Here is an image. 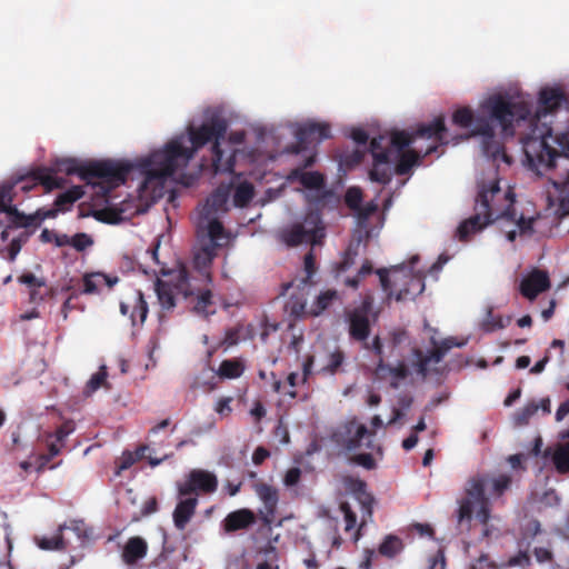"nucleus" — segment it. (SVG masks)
<instances>
[{"label": "nucleus", "instance_id": "nucleus-21", "mask_svg": "<svg viewBox=\"0 0 569 569\" xmlns=\"http://www.w3.org/2000/svg\"><path fill=\"white\" fill-rule=\"evenodd\" d=\"M232 189V182L219 184L207 199L201 213L202 218L209 219V217L218 212H227V204Z\"/></svg>", "mask_w": 569, "mask_h": 569}, {"label": "nucleus", "instance_id": "nucleus-63", "mask_svg": "<svg viewBox=\"0 0 569 569\" xmlns=\"http://www.w3.org/2000/svg\"><path fill=\"white\" fill-rule=\"evenodd\" d=\"M362 343H363L365 349L372 351L378 357V361L380 359H383V357H382L383 346H382V342H381V339L379 336H376L372 339L371 343H369L367 340H366V342H362Z\"/></svg>", "mask_w": 569, "mask_h": 569}, {"label": "nucleus", "instance_id": "nucleus-44", "mask_svg": "<svg viewBox=\"0 0 569 569\" xmlns=\"http://www.w3.org/2000/svg\"><path fill=\"white\" fill-rule=\"evenodd\" d=\"M479 117H475L472 110L469 107H461L457 109L452 114V122L461 128L476 127V121Z\"/></svg>", "mask_w": 569, "mask_h": 569}, {"label": "nucleus", "instance_id": "nucleus-64", "mask_svg": "<svg viewBox=\"0 0 569 569\" xmlns=\"http://www.w3.org/2000/svg\"><path fill=\"white\" fill-rule=\"evenodd\" d=\"M533 555L536 560L540 563L550 562L553 559V553L549 548L545 547H536L533 549Z\"/></svg>", "mask_w": 569, "mask_h": 569}, {"label": "nucleus", "instance_id": "nucleus-27", "mask_svg": "<svg viewBox=\"0 0 569 569\" xmlns=\"http://www.w3.org/2000/svg\"><path fill=\"white\" fill-rule=\"evenodd\" d=\"M542 457L551 459L558 473L566 475L569 472V441L547 447L542 452Z\"/></svg>", "mask_w": 569, "mask_h": 569}, {"label": "nucleus", "instance_id": "nucleus-34", "mask_svg": "<svg viewBox=\"0 0 569 569\" xmlns=\"http://www.w3.org/2000/svg\"><path fill=\"white\" fill-rule=\"evenodd\" d=\"M254 197V187L249 181L239 182L233 190L232 202L234 207H247Z\"/></svg>", "mask_w": 569, "mask_h": 569}, {"label": "nucleus", "instance_id": "nucleus-49", "mask_svg": "<svg viewBox=\"0 0 569 569\" xmlns=\"http://www.w3.org/2000/svg\"><path fill=\"white\" fill-rule=\"evenodd\" d=\"M538 410H539V405H537V402H535V401L529 402L528 405H526L523 408H521L520 410H518L515 413V416H513L515 423L517 426L527 425L529 422V420L531 419V417H533Z\"/></svg>", "mask_w": 569, "mask_h": 569}, {"label": "nucleus", "instance_id": "nucleus-60", "mask_svg": "<svg viewBox=\"0 0 569 569\" xmlns=\"http://www.w3.org/2000/svg\"><path fill=\"white\" fill-rule=\"evenodd\" d=\"M350 462L361 466L367 470L376 468V461L371 453H358L350 458Z\"/></svg>", "mask_w": 569, "mask_h": 569}, {"label": "nucleus", "instance_id": "nucleus-24", "mask_svg": "<svg viewBox=\"0 0 569 569\" xmlns=\"http://www.w3.org/2000/svg\"><path fill=\"white\" fill-rule=\"evenodd\" d=\"M295 137L307 146L313 141L320 142L331 137L330 126L327 123L310 122L299 127L295 132Z\"/></svg>", "mask_w": 569, "mask_h": 569}, {"label": "nucleus", "instance_id": "nucleus-29", "mask_svg": "<svg viewBox=\"0 0 569 569\" xmlns=\"http://www.w3.org/2000/svg\"><path fill=\"white\" fill-rule=\"evenodd\" d=\"M198 506L197 497H189L180 500L173 510V523L179 530H184Z\"/></svg>", "mask_w": 569, "mask_h": 569}, {"label": "nucleus", "instance_id": "nucleus-54", "mask_svg": "<svg viewBox=\"0 0 569 569\" xmlns=\"http://www.w3.org/2000/svg\"><path fill=\"white\" fill-rule=\"evenodd\" d=\"M12 189L13 186L6 183L0 187V211L8 213L12 202Z\"/></svg>", "mask_w": 569, "mask_h": 569}, {"label": "nucleus", "instance_id": "nucleus-6", "mask_svg": "<svg viewBox=\"0 0 569 569\" xmlns=\"http://www.w3.org/2000/svg\"><path fill=\"white\" fill-rule=\"evenodd\" d=\"M419 260L415 256L410 260V267L396 266L391 269L380 268L376 271L381 287L389 299L396 301L413 300L425 291V276L413 271V264Z\"/></svg>", "mask_w": 569, "mask_h": 569}, {"label": "nucleus", "instance_id": "nucleus-45", "mask_svg": "<svg viewBox=\"0 0 569 569\" xmlns=\"http://www.w3.org/2000/svg\"><path fill=\"white\" fill-rule=\"evenodd\" d=\"M345 353L342 350L337 349L333 352L328 355L327 363L320 369L319 372L325 375H335L341 368L345 361Z\"/></svg>", "mask_w": 569, "mask_h": 569}, {"label": "nucleus", "instance_id": "nucleus-20", "mask_svg": "<svg viewBox=\"0 0 569 569\" xmlns=\"http://www.w3.org/2000/svg\"><path fill=\"white\" fill-rule=\"evenodd\" d=\"M550 278L547 271L533 269L525 277L519 286L520 293L528 300H535L541 292L550 288Z\"/></svg>", "mask_w": 569, "mask_h": 569}, {"label": "nucleus", "instance_id": "nucleus-55", "mask_svg": "<svg viewBox=\"0 0 569 569\" xmlns=\"http://www.w3.org/2000/svg\"><path fill=\"white\" fill-rule=\"evenodd\" d=\"M38 545L43 550H62L66 547L61 532L51 538H42Z\"/></svg>", "mask_w": 569, "mask_h": 569}, {"label": "nucleus", "instance_id": "nucleus-36", "mask_svg": "<svg viewBox=\"0 0 569 569\" xmlns=\"http://www.w3.org/2000/svg\"><path fill=\"white\" fill-rule=\"evenodd\" d=\"M389 373L398 380H403L409 376L408 367L405 362H399L396 367H391L385 363L383 359H380L377 362L375 375L379 379L386 378V375Z\"/></svg>", "mask_w": 569, "mask_h": 569}, {"label": "nucleus", "instance_id": "nucleus-13", "mask_svg": "<svg viewBox=\"0 0 569 569\" xmlns=\"http://www.w3.org/2000/svg\"><path fill=\"white\" fill-rule=\"evenodd\" d=\"M373 433H370L368 428L359 423L356 419L347 421L341 426L332 436L333 441L346 450L347 452H353L361 448L362 441L366 439V447L371 448Z\"/></svg>", "mask_w": 569, "mask_h": 569}, {"label": "nucleus", "instance_id": "nucleus-46", "mask_svg": "<svg viewBox=\"0 0 569 569\" xmlns=\"http://www.w3.org/2000/svg\"><path fill=\"white\" fill-rule=\"evenodd\" d=\"M107 367L101 366L99 370L91 376L84 388V395L90 396L107 382Z\"/></svg>", "mask_w": 569, "mask_h": 569}, {"label": "nucleus", "instance_id": "nucleus-8", "mask_svg": "<svg viewBox=\"0 0 569 569\" xmlns=\"http://www.w3.org/2000/svg\"><path fill=\"white\" fill-rule=\"evenodd\" d=\"M210 286L211 284H207L206 282L196 281V278L190 274V271L184 266H180L177 270L176 287L178 291L186 299L194 297L196 302L193 311L204 318H208L216 312L213 308V295Z\"/></svg>", "mask_w": 569, "mask_h": 569}, {"label": "nucleus", "instance_id": "nucleus-51", "mask_svg": "<svg viewBox=\"0 0 569 569\" xmlns=\"http://www.w3.org/2000/svg\"><path fill=\"white\" fill-rule=\"evenodd\" d=\"M12 217V222L17 227L21 228H28V227H36V217L33 214H24L23 212L18 211L16 207L10 208V211L8 212Z\"/></svg>", "mask_w": 569, "mask_h": 569}, {"label": "nucleus", "instance_id": "nucleus-37", "mask_svg": "<svg viewBox=\"0 0 569 569\" xmlns=\"http://www.w3.org/2000/svg\"><path fill=\"white\" fill-rule=\"evenodd\" d=\"M485 476L488 478L487 487H490L489 498L497 499L502 497L512 485V478L509 475L502 473L493 478H490L488 475Z\"/></svg>", "mask_w": 569, "mask_h": 569}, {"label": "nucleus", "instance_id": "nucleus-61", "mask_svg": "<svg viewBox=\"0 0 569 569\" xmlns=\"http://www.w3.org/2000/svg\"><path fill=\"white\" fill-rule=\"evenodd\" d=\"M18 281L28 287L29 290L36 287H44V278H38L31 272H24L18 277Z\"/></svg>", "mask_w": 569, "mask_h": 569}, {"label": "nucleus", "instance_id": "nucleus-25", "mask_svg": "<svg viewBox=\"0 0 569 569\" xmlns=\"http://www.w3.org/2000/svg\"><path fill=\"white\" fill-rule=\"evenodd\" d=\"M295 137L307 146L313 141L320 142L331 137L330 126L327 123L310 122L299 127L295 132Z\"/></svg>", "mask_w": 569, "mask_h": 569}, {"label": "nucleus", "instance_id": "nucleus-42", "mask_svg": "<svg viewBox=\"0 0 569 569\" xmlns=\"http://www.w3.org/2000/svg\"><path fill=\"white\" fill-rule=\"evenodd\" d=\"M402 549V540L397 536L389 535L380 543L379 553L388 558H393L395 556L400 553Z\"/></svg>", "mask_w": 569, "mask_h": 569}, {"label": "nucleus", "instance_id": "nucleus-7", "mask_svg": "<svg viewBox=\"0 0 569 569\" xmlns=\"http://www.w3.org/2000/svg\"><path fill=\"white\" fill-rule=\"evenodd\" d=\"M488 478L480 473L472 476L468 479L465 488L466 498L459 503L458 522H470L473 515L475 505L479 506L476 512V518L479 522L486 526L490 519V499L486 495Z\"/></svg>", "mask_w": 569, "mask_h": 569}, {"label": "nucleus", "instance_id": "nucleus-23", "mask_svg": "<svg viewBox=\"0 0 569 569\" xmlns=\"http://www.w3.org/2000/svg\"><path fill=\"white\" fill-rule=\"evenodd\" d=\"M257 522V515L248 509L242 508L229 512L221 522V527L226 533H233L239 530H246Z\"/></svg>", "mask_w": 569, "mask_h": 569}, {"label": "nucleus", "instance_id": "nucleus-31", "mask_svg": "<svg viewBox=\"0 0 569 569\" xmlns=\"http://www.w3.org/2000/svg\"><path fill=\"white\" fill-rule=\"evenodd\" d=\"M118 277H109L101 272H93L83 277V293L92 295L99 291V288L106 286L112 288L118 282Z\"/></svg>", "mask_w": 569, "mask_h": 569}, {"label": "nucleus", "instance_id": "nucleus-12", "mask_svg": "<svg viewBox=\"0 0 569 569\" xmlns=\"http://www.w3.org/2000/svg\"><path fill=\"white\" fill-rule=\"evenodd\" d=\"M316 161V156H309L302 166L297 167L290 171L288 179L293 181L298 180L306 189L317 191L316 196L308 194V200L311 203L319 204L330 194L325 190V177L318 171H305L306 168L312 167Z\"/></svg>", "mask_w": 569, "mask_h": 569}, {"label": "nucleus", "instance_id": "nucleus-30", "mask_svg": "<svg viewBox=\"0 0 569 569\" xmlns=\"http://www.w3.org/2000/svg\"><path fill=\"white\" fill-rule=\"evenodd\" d=\"M148 551V545L141 537H131L128 539L122 551L123 561L127 565H133L142 559Z\"/></svg>", "mask_w": 569, "mask_h": 569}, {"label": "nucleus", "instance_id": "nucleus-39", "mask_svg": "<svg viewBox=\"0 0 569 569\" xmlns=\"http://www.w3.org/2000/svg\"><path fill=\"white\" fill-rule=\"evenodd\" d=\"M307 299L303 293L291 295L284 305L286 312L293 319H301L307 315Z\"/></svg>", "mask_w": 569, "mask_h": 569}, {"label": "nucleus", "instance_id": "nucleus-17", "mask_svg": "<svg viewBox=\"0 0 569 569\" xmlns=\"http://www.w3.org/2000/svg\"><path fill=\"white\" fill-rule=\"evenodd\" d=\"M217 250L214 244H203L193 254V272H190L198 282H206L207 284L212 283L211 264L213 259L217 257Z\"/></svg>", "mask_w": 569, "mask_h": 569}, {"label": "nucleus", "instance_id": "nucleus-4", "mask_svg": "<svg viewBox=\"0 0 569 569\" xmlns=\"http://www.w3.org/2000/svg\"><path fill=\"white\" fill-rule=\"evenodd\" d=\"M552 138L551 128H547L540 137H529L523 143V151L528 162V167L537 176H546L553 172L549 177L553 187L558 190H569V169H565L563 173L556 171L559 159L569 161V141L562 144V151H558L551 146Z\"/></svg>", "mask_w": 569, "mask_h": 569}, {"label": "nucleus", "instance_id": "nucleus-14", "mask_svg": "<svg viewBox=\"0 0 569 569\" xmlns=\"http://www.w3.org/2000/svg\"><path fill=\"white\" fill-rule=\"evenodd\" d=\"M218 488V479L214 473L203 469H192L186 479L178 482V496L180 498L191 495H210Z\"/></svg>", "mask_w": 569, "mask_h": 569}, {"label": "nucleus", "instance_id": "nucleus-48", "mask_svg": "<svg viewBox=\"0 0 569 569\" xmlns=\"http://www.w3.org/2000/svg\"><path fill=\"white\" fill-rule=\"evenodd\" d=\"M416 139L415 133L409 134L406 131H395L391 134L390 143L397 151H393V154L406 151L405 149L409 147L412 141Z\"/></svg>", "mask_w": 569, "mask_h": 569}, {"label": "nucleus", "instance_id": "nucleus-57", "mask_svg": "<svg viewBox=\"0 0 569 569\" xmlns=\"http://www.w3.org/2000/svg\"><path fill=\"white\" fill-rule=\"evenodd\" d=\"M340 510L345 517V522H346L345 531L346 532L352 531L357 525L356 513L352 511V509L348 502H341Z\"/></svg>", "mask_w": 569, "mask_h": 569}, {"label": "nucleus", "instance_id": "nucleus-11", "mask_svg": "<svg viewBox=\"0 0 569 569\" xmlns=\"http://www.w3.org/2000/svg\"><path fill=\"white\" fill-rule=\"evenodd\" d=\"M432 349L428 353H423L422 350L415 348L412 353L415 356L413 367L416 372L426 378L430 372L431 363H439L442 361L449 350L457 347L460 348L465 345V341L459 342L455 337H448L438 342L435 338L431 339Z\"/></svg>", "mask_w": 569, "mask_h": 569}, {"label": "nucleus", "instance_id": "nucleus-16", "mask_svg": "<svg viewBox=\"0 0 569 569\" xmlns=\"http://www.w3.org/2000/svg\"><path fill=\"white\" fill-rule=\"evenodd\" d=\"M567 103L568 98L560 87L541 88L535 116L531 113L527 119H530V123L540 121L542 117L556 112Z\"/></svg>", "mask_w": 569, "mask_h": 569}, {"label": "nucleus", "instance_id": "nucleus-33", "mask_svg": "<svg viewBox=\"0 0 569 569\" xmlns=\"http://www.w3.org/2000/svg\"><path fill=\"white\" fill-rule=\"evenodd\" d=\"M397 158L395 164V173L398 176L408 174L412 167L419 161L420 156L415 150H407L400 153L393 154V159Z\"/></svg>", "mask_w": 569, "mask_h": 569}, {"label": "nucleus", "instance_id": "nucleus-5", "mask_svg": "<svg viewBox=\"0 0 569 569\" xmlns=\"http://www.w3.org/2000/svg\"><path fill=\"white\" fill-rule=\"evenodd\" d=\"M131 170L130 163L110 159L87 163H79L74 159H61L56 162V171L64 172L68 176L78 174L81 180L87 182L100 179L106 191L123 184Z\"/></svg>", "mask_w": 569, "mask_h": 569}, {"label": "nucleus", "instance_id": "nucleus-47", "mask_svg": "<svg viewBox=\"0 0 569 569\" xmlns=\"http://www.w3.org/2000/svg\"><path fill=\"white\" fill-rule=\"evenodd\" d=\"M149 449V446L142 445L137 449L136 456L129 451L123 452L118 466L117 475H120L121 471L129 469L138 459L144 458V453Z\"/></svg>", "mask_w": 569, "mask_h": 569}, {"label": "nucleus", "instance_id": "nucleus-3", "mask_svg": "<svg viewBox=\"0 0 569 569\" xmlns=\"http://www.w3.org/2000/svg\"><path fill=\"white\" fill-rule=\"evenodd\" d=\"M481 110L488 117H481L476 121L472 136H481V149L486 157L492 160L501 159L507 163L511 158L505 152L502 143L497 139L492 122H497L502 132L513 136L515 123L527 120L531 114V106L528 102L515 100L508 94H492L481 103Z\"/></svg>", "mask_w": 569, "mask_h": 569}, {"label": "nucleus", "instance_id": "nucleus-58", "mask_svg": "<svg viewBox=\"0 0 569 569\" xmlns=\"http://www.w3.org/2000/svg\"><path fill=\"white\" fill-rule=\"evenodd\" d=\"M73 431H74V422L71 420H68V421H64L63 423H61L57 428V430L54 431V433L52 436L56 438L57 442L63 445L67 437L69 435H71Z\"/></svg>", "mask_w": 569, "mask_h": 569}, {"label": "nucleus", "instance_id": "nucleus-40", "mask_svg": "<svg viewBox=\"0 0 569 569\" xmlns=\"http://www.w3.org/2000/svg\"><path fill=\"white\" fill-rule=\"evenodd\" d=\"M208 224H207V233L210 239V242L208 244H214L216 248H220L223 246L221 243V240H227L224 227L222 222L217 218L209 217Z\"/></svg>", "mask_w": 569, "mask_h": 569}, {"label": "nucleus", "instance_id": "nucleus-28", "mask_svg": "<svg viewBox=\"0 0 569 569\" xmlns=\"http://www.w3.org/2000/svg\"><path fill=\"white\" fill-rule=\"evenodd\" d=\"M177 280V276L174 277ZM177 281H164L157 279L154 282V290L161 309L164 311H171L176 307V296L181 295L177 287Z\"/></svg>", "mask_w": 569, "mask_h": 569}, {"label": "nucleus", "instance_id": "nucleus-1", "mask_svg": "<svg viewBox=\"0 0 569 569\" xmlns=\"http://www.w3.org/2000/svg\"><path fill=\"white\" fill-rule=\"evenodd\" d=\"M228 123L220 116H212L200 127L190 124L187 128L190 147L184 146V137H178L169 141L162 150L152 152L141 163L147 177L152 179H167L179 168L187 167L194 153L208 142L212 144V168L214 173L232 172L236 163L234 152L223 158L220 140L224 139Z\"/></svg>", "mask_w": 569, "mask_h": 569}, {"label": "nucleus", "instance_id": "nucleus-62", "mask_svg": "<svg viewBox=\"0 0 569 569\" xmlns=\"http://www.w3.org/2000/svg\"><path fill=\"white\" fill-rule=\"evenodd\" d=\"M51 292V289L47 286L44 281V287H36L29 290V301L31 303H39L43 301Z\"/></svg>", "mask_w": 569, "mask_h": 569}, {"label": "nucleus", "instance_id": "nucleus-35", "mask_svg": "<svg viewBox=\"0 0 569 569\" xmlns=\"http://www.w3.org/2000/svg\"><path fill=\"white\" fill-rule=\"evenodd\" d=\"M244 371V362L239 358L223 360L217 371L218 376L223 379H237Z\"/></svg>", "mask_w": 569, "mask_h": 569}, {"label": "nucleus", "instance_id": "nucleus-26", "mask_svg": "<svg viewBox=\"0 0 569 569\" xmlns=\"http://www.w3.org/2000/svg\"><path fill=\"white\" fill-rule=\"evenodd\" d=\"M295 137L307 146L313 141L320 142L331 137L330 126L327 123L310 122L299 127L295 132Z\"/></svg>", "mask_w": 569, "mask_h": 569}, {"label": "nucleus", "instance_id": "nucleus-41", "mask_svg": "<svg viewBox=\"0 0 569 569\" xmlns=\"http://www.w3.org/2000/svg\"><path fill=\"white\" fill-rule=\"evenodd\" d=\"M337 299H338V292L336 290H333V289L326 290L317 297L313 306L311 307V309L308 313L317 317L320 313H322L325 310H327L332 305V302Z\"/></svg>", "mask_w": 569, "mask_h": 569}, {"label": "nucleus", "instance_id": "nucleus-59", "mask_svg": "<svg viewBox=\"0 0 569 569\" xmlns=\"http://www.w3.org/2000/svg\"><path fill=\"white\" fill-rule=\"evenodd\" d=\"M509 567H520L527 569L531 566V558L528 551H519L516 556L510 557L508 560Z\"/></svg>", "mask_w": 569, "mask_h": 569}, {"label": "nucleus", "instance_id": "nucleus-9", "mask_svg": "<svg viewBox=\"0 0 569 569\" xmlns=\"http://www.w3.org/2000/svg\"><path fill=\"white\" fill-rule=\"evenodd\" d=\"M323 237L321 218L313 212L308 213L302 222L292 224L282 234L283 241L289 247H296L305 242L317 244Z\"/></svg>", "mask_w": 569, "mask_h": 569}, {"label": "nucleus", "instance_id": "nucleus-53", "mask_svg": "<svg viewBox=\"0 0 569 569\" xmlns=\"http://www.w3.org/2000/svg\"><path fill=\"white\" fill-rule=\"evenodd\" d=\"M357 249H358V246H356V247L349 246L348 247V249L346 250V252L343 254L342 260L337 266L338 273L347 271L355 264L356 257L358 254Z\"/></svg>", "mask_w": 569, "mask_h": 569}, {"label": "nucleus", "instance_id": "nucleus-19", "mask_svg": "<svg viewBox=\"0 0 569 569\" xmlns=\"http://www.w3.org/2000/svg\"><path fill=\"white\" fill-rule=\"evenodd\" d=\"M416 138L431 139L436 144L428 147L425 156L437 151L438 144H447L449 142L448 129L443 117H437L430 123L420 126L416 132Z\"/></svg>", "mask_w": 569, "mask_h": 569}, {"label": "nucleus", "instance_id": "nucleus-18", "mask_svg": "<svg viewBox=\"0 0 569 569\" xmlns=\"http://www.w3.org/2000/svg\"><path fill=\"white\" fill-rule=\"evenodd\" d=\"M254 491L263 503V508L259 510L258 516L263 526L269 527L273 523L277 512L278 490L270 485L261 482L254 486Z\"/></svg>", "mask_w": 569, "mask_h": 569}, {"label": "nucleus", "instance_id": "nucleus-56", "mask_svg": "<svg viewBox=\"0 0 569 569\" xmlns=\"http://www.w3.org/2000/svg\"><path fill=\"white\" fill-rule=\"evenodd\" d=\"M346 204L352 210H359L362 201V192L359 188H349L345 196Z\"/></svg>", "mask_w": 569, "mask_h": 569}, {"label": "nucleus", "instance_id": "nucleus-43", "mask_svg": "<svg viewBox=\"0 0 569 569\" xmlns=\"http://www.w3.org/2000/svg\"><path fill=\"white\" fill-rule=\"evenodd\" d=\"M510 316L503 318L502 316L493 315L492 310H489L487 317L482 321V329L486 332H492L499 329H503L511 322Z\"/></svg>", "mask_w": 569, "mask_h": 569}, {"label": "nucleus", "instance_id": "nucleus-2", "mask_svg": "<svg viewBox=\"0 0 569 569\" xmlns=\"http://www.w3.org/2000/svg\"><path fill=\"white\" fill-rule=\"evenodd\" d=\"M515 193L511 189L502 191L499 179L478 183V192L475 202V214L463 220L457 228V237L460 241H468L470 236L481 231L495 220L513 222L521 236L533 233V223L537 217L517 214L515 209Z\"/></svg>", "mask_w": 569, "mask_h": 569}, {"label": "nucleus", "instance_id": "nucleus-52", "mask_svg": "<svg viewBox=\"0 0 569 569\" xmlns=\"http://www.w3.org/2000/svg\"><path fill=\"white\" fill-rule=\"evenodd\" d=\"M40 240L44 243L53 242L57 247H66L68 244V234L43 229L40 234Z\"/></svg>", "mask_w": 569, "mask_h": 569}, {"label": "nucleus", "instance_id": "nucleus-10", "mask_svg": "<svg viewBox=\"0 0 569 569\" xmlns=\"http://www.w3.org/2000/svg\"><path fill=\"white\" fill-rule=\"evenodd\" d=\"M383 136L375 137L370 141V152L372 156V168L369 177L372 181L381 184H388L395 173L393 150L383 148Z\"/></svg>", "mask_w": 569, "mask_h": 569}, {"label": "nucleus", "instance_id": "nucleus-38", "mask_svg": "<svg viewBox=\"0 0 569 569\" xmlns=\"http://www.w3.org/2000/svg\"><path fill=\"white\" fill-rule=\"evenodd\" d=\"M82 196L83 190L81 187H72L56 198L54 207L59 209V212L68 211L76 201L82 198Z\"/></svg>", "mask_w": 569, "mask_h": 569}, {"label": "nucleus", "instance_id": "nucleus-50", "mask_svg": "<svg viewBox=\"0 0 569 569\" xmlns=\"http://www.w3.org/2000/svg\"><path fill=\"white\" fill-rule=\"evenodd\" d=\"M92 244H93V239L84 232L76 233L72 237L68 236V244L67 246L74 248L79 252L84 251L87 248L91 247Z\"/></svg>", "mask_w": 569, "mask_h": 569}, {"label": "nucleus", "instance_id": "nucleus-22", "mask_svg": "<svg viewBox=\"0 0 569 569\" xmlns=\"http://www.w3.org/2000/svg\"><path fill=\"white\" fill-rule=\"evenodd\" d=\"M120 311L123 316L129 315L133 326H136L137 322L142 325L146 321L149 311L148 303L144 300L142 291L134 290L128 301H121Z\"/></svg>", "mask_w": 569, "mask_h": 569}, {"label": "nucleus", "instance_id": "nucleus-15", "mask_svg": "<svg viewBox=\"0 0 569 569\" xmlns=\"http://www.w3.org/2000/svg\"><path fill=\"white\" fill-rule=\"evenodd\" d=\"M372 308V299L367 297L362 300L359 307L347 311L346 318L349 325V337L351 340L358 342H366L368 340L371 326L369 320V312Z\"/></svg>", "mask_w": 569, "mask_h": 569}, {"label": "nucleus", "instance_id": "nucleus-32", "mask_svg": "<svg viewBox=\"0 0 569 569\" xmlns=\"http://www.w3.org/2000/svg\"><path fill=\"white\" fill-rule=\"evenodd\" d=\"M53 169L39 168L32 172V178L42 184L47 191L63 187L64 180L53 176Z\"/></svg>", "mask_w": 569, "mask_h": 569}]
</instances>
